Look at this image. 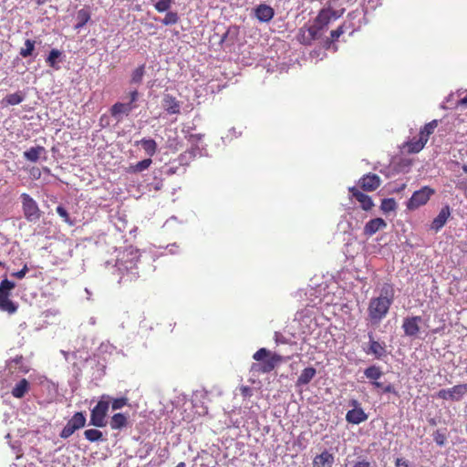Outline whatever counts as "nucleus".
Masks as SVG:
<instances>
[{"instance_id":"obj_11","label":"nucleus","mask_w":467,"mask_h":467,"mask_svg":"<svg viewBox=\"0 0 467 467\" xmlns=\"http://www.w3.org/2000/svg\"><path fill=\"white\" fill-rule=\"evenodd\" d=\"M349 192L361 205L365 211H369L374 206L372 199L366 193L359 191L357 187H350Z\"/></svg>"},{"instance_id":"obj_41","label":"nucleus","mask_w":467,"mask_h":467,"mask_svg":"<svg viewBox=\"0 0 467 467\" xmlns=\"http://www.w3.org/2000/svg\"><path fill=\"white\" fill-rule=\"evenodd\" d=\"M171 3H172V0H159L154 5V7L159 13L167 12L171 7Z\"/></svg>"},{"instance_id":"obj_16","label":"nucleus","mask_w":467,"mask_h":467,"mask_svg":"<svg viewBox=\"0 0 467 467\" xmlns=\"http://www.w3.org/2000/svg\"><path fill=\"white\" fill-rule=\"evenodd\" d=\"M386 226L387 223L382 218L371 219L365 224L363 233L367 236H372L378 231L384 229Z\"/></svg>"},{"instance_id":"obj_50","label":"nucleus","mask_w":467,"mask_h":467,"mask_svg":"<svg viewBox=\"0 0 467 467\" xmlns=\"http://www.w3.org/2000/svg\"><path fill=\"white\" fill-rule=\"evenodd\" d=\"M28 267L26 265H25L23 266V268L20 270V271H17V272H15L12 274L13 276L18 278V279H22L25 277V275H26V273L28 272Z\"/></svg>"},{"instance_id":"obj_18","label":"nucleus","mask_w":467,"mask_h":467,"mask_svg":"<svg viewBox=\"0 0 467 467\" xmlns=\"http://www.w3.org/2000/svg\"><path fill=\"white\" fill-rule=\"evenodd\" d=\"M134 108L135 106L131 103L117 102L111 107L110 113L112 117L119 119L121 116H128Z\"/></svg>"},{"instance_id":"obj_37","label":"nucleus","mask_w":467,"mask_h":467,"mask_svg":"<svg viewBox=\"0 0 467 467\" xmlns=\"http://www.w3.org/2000/svg\"><path fill=\"white\" fill-rule=\"evenodd\" d=\"M397 208L396 201L393 198L383 199L381 202L380 209L384 213H389Z\"/></svg>"},{"instance_id":"obj_42","label":"nucleus","mask_w":467,"mask_h":467,"mask_svg":"<svg viewBox=\"0 0 467 467\" xmlns=\"http://www.w3.org/2000/svg\"><path fill=\"white\" fill-rule=\"evenodd\" d=\"M321 29L322 28L316 23L308 27H306L307 35L311 36L313 41L318 38Z\"/></svg>"},{"instance_id":"obj_59","label":"nucleus","mask_w":467,"mask_h":467,"mask_svg":"<svg viewBox=\"0 0 467 467\" xmlns=\"http://www.w3.org/2000/svg\"><path fill=\"white\" fill-rule=\"evenodd\" d=\"M406 186H407V185H406V183H402V184H401V185H400V186L396 190V192H400L403 191V190L406 188Z\"/></svg>"},{"instance_id":"obj_15","label":"nucleus","mask_w":467,"mask_h":467,"mask_svg":"<svg viewBox=\"0 0 467 467\" xmlns=\"http://www.w3.org/2000/svg\"><path fill=\"white\" fill-rule=\"evenodd\" d=\"M11 293L0 291V310L14 314L17 310V305L10 299Z\"/></svg>"},{"instance_id":"obj_26","label":"nucleus","mask_w":467,"mask_h":467,"mask_svg":"<svg viewBox=\"0 0 467 467\" xmlns=\"http://www.w3.org/2000/svg\"><path fill=\"white\" fill-rule=\"evenodd\" d=\"M332 9H321L315 19V23L317 24L321 28H323L324 26H327L332 20Z\"/></svg>"},{"instance_id":"obj_5","label":"nucleus","mask_w":467,"mask_h":467,"mask_svg":"<svg viewBox=\"0 0 467 467\" xmlns=\"http://www.w3.org/2000/svg\"><path fill=\"white\" fill-rule=\"evenodd\" d=\"M20 199L25 219L31 223L37 222L42 216V212L37 202L28 193L26 192L20 195Z\"/></svg>"},{"instance_id":"obj_3","label":"nucleus","mask_w":467,"mask_h":467,"mask_svg":"<svg viewBox=\"0 0 467 467\" xmlns=\"http://www.w3.org/2000/svg\"><path fill=\"white\" fill-rule=\"evenodd\" d=\"M391 305V302L381 297L371 298L368 307L369 321L374 325L379 324L386 317Z\"/></svg>"},{"instance_id":"obj_6","label":"nucleus","mask_w":467,"mask_h":467,"mask_svg":"<svg viewBox=\"0 0 467 467\" xmlns=\"http://www.w3.org/2000/svg\"><path fill=\"white\" fill-rule=\"evenodd\" d=\"M435 194V190L430 186H423L418 191H415L412 196L407 202V209L413 211L419 207L425 205L431 197Z\"/></svg>"},{"instance_id":"obj_54","label":"nucleus","mask_w":467,"mask_h":467,"mask_svg":"<svg viewBox=\"0 0 467 467\" xmlns=\"http://www.w3.org/2000/svg\"><path fill=\"white\" fill-rule=\"evenodd\" d=\"M275 342L277 344H285L287 341L285 337L278 333H275Z\"/></svg>"},{"instance_id":"obj_52","label":"nucleus","mask_w":467,"mask_h":467,"mask_svg":"<svg viewBox=\"0 0 467 467\" xmlns=\"http://www.w3.org/2000/svg\"><path fill=\"white\" fill-rule=\"evenodd\" d=\"M348 405L350 407H353L352 410H357V408H361V405H360V402L356 400V399H352L348 401Z\"/></svg>"},{"instance_id":"obj_62","label":"nucleus","mask_w":467,"mask_h":467,"mask_svg":"<svg viewBox=\"0 0 467 467\" xmlns=\"http://www.w3.org/2000/svg\"><path fill=\"white\" fill-rule=\"evenodd\" d=\"M249 390H250V389H249V388H248V387H244V388L243 389V393H244V394H245V393H246V392H248Z\"/></svg>"},{"instance_id":"obj_21","label":"nucleus","mask_w":467,"mask_h":467,"mask_svg":"<svg viewBox=\"0 0 467 467\" xmlns=\"http://www.w3.org/2000/svg\"><path fill=\"white\" fill-rule=\"evenodd\" d=\"M30 389V383L26 379H21L12 388L11 394L16 399H22Z\"/></svg>"},{"instance_id":"obj_63","label":"nucleus","mask_w":467,"mask_h":467,"mask_svg":"<svg viewBox=\"0 0 467 467\" xmlns=\"http://www.w3.org/2000/svg\"><path fill=\"white\" fill-rule=\"evenodd\" d=\"M462 171L467 173V164L462 166Z\"/></svg>"},{"instance_id":"obj_20","label":"nucleus","mask_w":467,"mask_h":467,"mask_svg":"<svg viewBox=\"0 0 467 467\" xmlns=\"http://www.w3.org/2000/svg\"><path fill=\"white\" fill-rule=\"evenodd\" d=\"M333 463L334 455L327 451H324L313 460V467H332Z\"/></svg>"},{"instance_id":"obj_13","label":"nucleus","mask_w":467,"mask_h":467,"mask_svg":"<svg viewBox=\"0 0 467 467\" xmlns=\"http://www.w3.org/2000/svg\"><path fill=\"white\" fill-rule=\"evenodd\" d=\"M369 347L366 350L368 354H372L376 358H381L386 355V346L384 343H380L373 338V334L368 333Z\"/></svg>"},{"instance_id":"obj_9","label":"nucleus","mask_w":467,"mask_h":467,"mask_svg":"<svg viewBox=\"0 0 467 467\" xmlns=\"http://www.w3.org/2000/svg\"><path fill=\"white\" fill-rule=\"evenodd\" d=\"M358 183L363 191L373 192L380 186L381 180L375 173H368L359 179Z\"/></svg>"},{"instance_id":"obj_32","label":"nucleus","mask_w":467,"mask_h":467,"mask_svg":"<svg viewBox=\"0 0 467 467\" xmlns=\"http://www.w3.org/2000/svg\"><path fill=\"white\" fill-rule=\"evenodd\" d=\"M25 99V95L22 91H17L16 93L8 94L3 99L6 105H18Z\"/></svg>"},{"instance_id":"obj_4","label":"nucleus","mask_w":467,"mask_h":467,"mask_svg":"<svg viewBox=\"0 0 467 467\" xmlns=\"http://www.w3.org/2000/svg\"><path fill=\"white\" fill-rule=\"evenodd\" d=\"M110 397L102 395L97 405L90 411L89 424L98 428H103L107 425V415L109 409Z\"/></svg>"},{"instance_id":"obj_35","label":"nucleus","mask_w":467,"mask_h":467,"mask_svg":"<svg viewBox=\"0 0 467 467\" xmlns=\"http://www.w3.org/2000/svg\"><path fill=\"white\" fill-rule=\"evenodd\" d=\"M85 438L90 442H95L103 440V434L97 429H88L84 431Z\"/></svg>"},{"instance_id":"obj_57","label":"nucleus","mask_w":467,"mask_h":467,"mask_svg":"<svg viewBox=\"0 0 467 467\" xmlns=\"http://www.w3.org/2000/svg\"><path fill=\"white\" fill-rule=\"evenodd\" d=\"M396 466L397 467H400V466L409 467V464L407 463V462L403 461L402 459L398 458L396 460Z\"/></svg>"},{"instance_id":"obj_47","label":"nucleus","mask_w":467,"mask_h":467,"mask_svg":"<svg viewBox=\"0 0 467 467\" xmlns=\"http://www.w3.org/2000/svg\"><path fill=\"white\" fill-rule=\"evenodd\" d=\"M16 287V284L8 279L5 278L0 283V291H5L11 293V291Z\"/></svg>"},{"instance_id":"obj_46","label":"nucleus","mask_w":467,"mask_h":467,"mask_svg":"<svg viewBox=\"0 0 467 467\" xmlns=\"http://www.w3.org/2000/svg\"><path fill=\"white\" fill-rule=\"evenodd\" d=\"M144 75V66H140L137 67L131 76V81L133 83H140L142 79V77Z\"/></svg>"},{"instance_id":"obj_56","label":"nucleus","mask_w":467,"mask_h":467,"mask_svg":"<svg viewBox=\"0 0 467 467\" xmlns=\"http://www.w3.org/2000/svg\"><path fill=\"white\" fill-rule=\"evenodd\" d=\"M353 467H370V463L366 461L358 462Z\"/></svg>"},{"instance_id":"obj_29","label":"nucleus","mask_w":467,"mask_h":467,"mask_svg":"<svg viewBox=\"0 0 467 467\" xmlns=\"http://www.w3.org/2000/svg\"><path fill=\"white\" fill-rule=\"evenodd\" d=\"M439 125V120L433 119L429 123H426L420 130V136L426 140L428 142L430 136L434 132Z\"/></svg>"},{"instance_id":"obj_44","label":"nucleus","mask_w":467,"mask_h":467,"mask_svg":"<svg viewBox=\"0 0 467 467\" xmlns=\"http://www.w3.org/2000/svg\"><path fill=\"white\" fill-rule=\"evenodd\" d=\"M128 401L129 400L126 397L113 399L111 402V408L114 410H120L128 404Z\"/></svg>"},{"instance_id":"obj_51","label":"nucleus","mask_w":467,"mask_h":467,"mask_svg":"<svg viewBox=\"0 0 467 467\" xmlns=\"http://www.w3.org/2000/svg\"><path fill=\"white\" fill-rule=\"evenodd\" d=\"M30 174L35 179H39L41 176V171L38 168H32L30 171Z\"/></svg>"},{"instance_id":"obj_27","label":"nucleus","mask_w":467,"mask_h":467,"mask_svg":"<svg viewBox=\"0 0 467 467\" xmlns=\"http://www.w3.org/2000/svg\"><path fill=\"white\" fill-rule=\"evenodd\" d=\"M46 153V150L43 146L32 147L24 152V157L29 161L36 162L39 160L40 155Z\"/></svg>"},{"instance_id":"obj_53","label":"nucleus","mask_w":467,"mask_h":467,"mask_svg":"<svg viewBox=\"0 0 467 467\" xmlns=\"http://www.w3.org/2000/svg\"><path fill=\"white\" fill-rule=\"evenodd\" d=\"M381 389L384 393H394L395 392V389L391 384H389L387 386L382 385Z\"/></svg>"},{"instance_id":"obj_1","label":"nucleus","mask_w":467,"mask_h":467,"mask_svg":"<svg viewBox=\"0 0 467 467\" xmlns=\"http://www.w3.org/2000/svg\"><path fill=\"white\" fill-rule=\"evenodd\" d=\"M253 358L257 361L251 365L250 371L254 374H266L275 368V367L283 362L285 358L276 353H272L265 348H259L254 355Z\"/></svg>"},{"instance_id":"obj_39","label":"nucleus","mask_w":467,"mask_h":467,"mask_svg":"<svg viewBox=\"0 0 467 467\" xmlns=\"http://www.w3.org/2000/svg\"><path fill=\"white\" fill-rule=\"evenodd\" d=\"M179 21V16L176 12H167L164 18L162 19V24L165 26L175 25Z\"/></svg>"},{"instance_id":"obj_33","label":"nucleus","mask_w":467,"mask_h":467,"mask_svg":"<svg viewBox=\"0 0 467 467\" xmlns=\"http://www.w3.org/2000/svg\"><path fill=\"white\" fill-rule=\"evenodd\" d=\"M141 144L143 150L150 157H152L157 151V143L152 139H142L139 142Z\"/></svg>"},{"instance_id":"obj_12","label":"nucleus","mask_w":467,"mask_h":467,"mask_svg":"<svg viewBox=\"0 0 467 467\" xmlns=\"http://www.w3.org/2000/svg\"><path fill=\"white\" fill-rule=\"evenodd\" d=\"M254 16L263 23L272 20L275 16V10L268 5L260 4L254 9Z\"/></svg>"},{"instance_id":"obj_40","label":"nucleus","mask_w":467,"mask_h":467,"mask_svg":"<svg viewBox=\"0 0 467 467\" xmlns=\"http://www.w3.org/2000/svg\"><path fill=\"white\" fill-rule=\"evenodd\" d=\"M297 40L306 46H309L312 44L313 40L311 39V36L307 35V32L306 30V27H301L299 29L298 35L296 36Z\"/></svg>"},{"instance_id":"obj_38","label":"nucleus","mask_w":467,"mask_h":467,"mask_svg":"<svg viewBox=\"0 0 467 467\" xmlns=\"http://www.w3.org/2000/svg\"><path fill=\"white\" fill-rule=\"evenodd\" d=\"M25 48H21L19 54L23 57H27L32 55L34 49H35V41L31 39H26L25 42Z\"/></svg>"},{"instance_id":"obj_48","label":"nucleus","mask_w":467,"mask_h":467,"mask_svg":"<svg viewBox=\"0 0 467 467\" xmlns=\"http://www.w3.org/2000/svg\"><path fill=\"white\" fill-rule=\"evenodd\" d=\"M433 440L438 445L442 446L446 441V436L441 431L437 430L433 434Z\"/></svg>"},{"instance_id":"obj_8","label":"nucleus","mask_w":467,"mask_h":467,"mask_svg":"<svg viewBox=\"0 0 467 467\" xmlns=\"http://www.w3.org/2000/svg\"><path fill=\"white\" fill-rule=\"evenodd\" d=\"M422 321L421 317L414 316L405 317L402 323L404 334L408 337H415L420 332V323Z\"/></svg>"},{"instance_id":"obj_49","label":"nucleus","mask_w":467,"mask_h":467,"mask_svg":"<svg viewBox=\"0 0 467 467\" xmlns=\"http://www.w3.org/2000/svg\"><path fill=\"white\" fill-rule=\"evenodd\" d=\"M436 397L438 399H441V400H450V391H449V389H440L437 392Z\"/></svg>"},{"instance_id":"obj_36","label":"nucleus","mask_w":467,"mask_h":467,"mask_svg":"<svg viewBox=\"0 0 467 467\" xmlns=\"http://www.w3.org/2000/svg\"><path fill=\"white\" fill-rule=\"evenodd\" d=\"M347 29H351V33L354 31L353 27L350 25H347V23H343L337 29L332 30L330 33L331 42H334L338 39L340 36H342Z\"/></svg>"},{"instance_id":"obj_58","label":"nucleus","mask_w":467,"mask_h":467,"mask_svg":"<svg viewBox=\"0 0 467 467\" xmlns=\"http://www.w3.org/2000/svg\"><path fill=\"white\" fill-rule=\"evenodd\" d=\"M332 13H333L332 14V19H337V18L340 17V16L342 15V12L338 13V12H337L335 10H332Z\"/></svg>"},{"instance_id":"obj_31","label":"nucleus","mask_w":467,"mask_h":467,"mask_svg":"<svg viewBox=\"0 0 467 467\" xmlns=\"http://www.w3.org/2000/svg\"><path fill=\"white\" fill-rule=\"evenodd\" d=\"M394 296H395V290H394L393 285L389 283H385L382 285V287L380 289V294L378 297H381L385 300H389V302L393 303Z\"/></svg>"},{"instance_id":"obj_25","label":"nucleus","mask_w":467,"mask_h":467,"mask_svg":"<svg viewBox=\"0 0 467 467\" xmlns=\"http://www.w3.org/2000/svg\"><path fill=\"white\" fill-rule=\"evenodd\" d=\"M316 374L317 370L312 367L304 368L297 378L296 385L303 386L308 384L314 379Z\"/></svg>"},{"instance_id":"obj_55","label":"nucleus","mask_w":467,"mask_h":467,"mask_svg":"<svg viewBox=\"0 0 467 467\" xmlns=\"http://www.w3.org/2000/svg\"><path fill=\"white\" fill-rule=\"evenodd\" d=\"M130 100L129 103H131V105H133V103L138 99V91L137 90L131 91L130 94Z\"/></svg>"},{"instance_id":"obj_64","label":"nucleus","mask_w":467,"mask_h":467,"mask_svg":"<svg viewBox=\"0 0 467 467\" xmlns=\"http://www.w3.org/2000/svg\"><path fill=\"white\" fill-rule=\"evenodd\" d=\"M0 266H5V264L2 261H0Z\"/></svg>"},{"instance_id":"obj_19","label":"nucleus","mask_w":467,"mask_h":467,"mask_svg":"<svg viewBox=\"0 0 467 467\" xmlns=\"http://www.w3.org/2000/svg\"><path fill=\"white\" fill-rule=\"evenodd\" d=\"M364 375L367 379L371 380V384L375 388H382V383L378 381V379L383 375V372L381 371L380 368L375 365L368 367L364 370Z\"/></svg>"},{"instance_id":"obj_22","label":"nucleus","mask_w":467,"mask_h":467,"mask_svg":"<svg viewBox=\"0 0 467 467\" xmlns=\"http://www.w3.org/2000/svg\"><path fill=\"white\" fill-rule=\"evenodd\" d=\"M8 367L11 370L23 374H26L30 370L29 366L24 362V358L22 355L16 356L15 358H11L8 362Z\"/></svg>"},{"instance_id":"obj_2","label":"nucleus","mask_w":467,"mask_h":467,"mask_svg":"<svg viewBox=\"0 0 467 467\" xmlns=\"http://www.w3.org/2000/svg\"><path fill=\"white\" fill-rule=\"evenodd\" d=\"M138 261L139 258L136 255L127 259L123 256L117 260L116 266L120 275L119 284H127L139 277Z\"/></svg>"},{"instance_id":"obj_34","label":"nucleus","mask_w":467,"mask_h":467,"mask_svg":"<svg viewBox=\"0 0 467 467\" xmlns=\"http://www.w3.org/2000/svg\"><path fill=\"white\" fill-rule=\"evenodd\" d=\"M78 23L75 26L76 29H80L90 20V13L88 9L82 8L77 13Z\"/></svg>"},{"instance_id":"obj_24","label":"nucleus","mask_w":467,"mask_h":467,"mask_svg":"<svg viewBox=\"0 0 467 467\" xmlns=\"http://www.w3.org/2000/svg\"><path fill=\"white\" fill-rule=\"evenodd\" d=\"M449 391L450 400L460 401L467 394V383L455 385Z\"/></svg>"},{"instance_id":"obj_30","label":"nucleus","mask_w":467,"mask_h":467,"mask_svg":"<svg viewBox=\"0 0 467 467\" xmlns=\"http://www.w3.org/2000/svg\"><path fill=\"white\" fill-rule=\"evenodd\" d=\"M152 163V161L150 158L142 160L136 164L130 165L127 168V172L130 173H138L140 171H143L147 170Z\"/></svg>"},{"instance_id":"obj_45","label":"nucleus","mask_w":467,"mask_h":467,"mask_svg":"<svg viewBox=\"0 0 467 467\" xmlns=\"http://www.w3.org/2000/svg\"><path fill=\"white\" fill-rule=\"evenodd\" d=\"M61 56V52L57 49H52L47 58V63L55 67L57 59Z\"/></svg>"},{"instance_id":"obj_60","label":"nucleus","mask_w":467,"mask_h":467,"mask_svg":"<svg viewBox=\"0 0 467 467\" xmlns=\"http://www.w3.org/2000/svg\"><path fill=\"white\" fill-rule=\"evenodd\" d=\"M185 466H186L185 462H181L175 467H185Z\"/></svg>"},{"instance_id":"obj_7","label":"nucleus","mask_w":467,"mask_h":467,"mask_svg":"<svg viewBox=\"0 0 467 467\" xmlns=\"http://www.w3.org/2000/svg\"><path fill=\"white\" fill-rule=\"evenodd\" d=\"M86 424V416L84 412H76L72 418L67 422L66 426L60 432L62 439L69 438L76 431L83 428Z\"/></svg>"},{"instance_id":"obj_61","label":"nucleus","mask_w":467,"mask_h":467,"mask_svg":"<svg viewBox=\"0 0 467 467\" xmlns=\"http://www.w3.org/2000/svg\"><path fill=\"white\" fill-rule=\"evenodd\" d=\"M45 2H46V0H36V4L38 5H41L45 4Z\"/></svg>"},{"instance_id":"obj_43","label":"nucleus","mask_w":467,"mask_h":467,"mask_svg":"<svg viewBox=\"0 0 467 467\" xmlns=\"http://www.w3.org/2000/svg\"><path fill=\"white\" fill-rule=\"evenodd\" d=\"M56 211H57V214H58L61 218H63V220H64V222H65L66 223H67V224H68V225H70V226L74 224L73 221H72V220L70 219V217H69V214H68L67 211L63 206L58 205V206L57 207Z\"/></svg>"},{"instance_id":"obj_14","label":"nucleus","mask_w":467,"mask_h":467,"mask_svg":"<svg viewBox=\"0 0 467 467\" xmlns=\"http://www.w3.org/2000/svg\"><path fill=\"white\" fill-rule=\"evenodd\" d=\"M450 215V206L445 205L444 207L441 208L439 214L433 219L431 223V229H433L436 232L440 231L445 225Z\"/></svg>"},{"instance_id":"obj_23","label":"nucleus","mask_w":467,"mask_h":467,"mask_svg":"<svg viewBox=\"0 0 467 467\" xmlns=\"http://www.w3.org/2000/svg\"><path fill=\"white\" fill-rule=\"evenodd\" d=\"M426 143V140L419 135V138L414 137L410 140L407 141L403 148L406 149L409 153H418L424 148Z\"/></svg>"},{"instance_id":"obj_10","label":"nucleus","mask_w":467,"mask_h":467,"mask_svg":"<svg viewBox=\"0 0 467 467\" xmlns=\"http://www.w3.org/2000/svg\"><path fill=\"white\" fill-rule=\"evenodd\" d=\"M161 104L164 110L170 115L181 113V102L171 94H164Z\"/></svg>"},{"instance_id":"obj_28","label":"nucleus","mask_w":467,"mask_h":467,"mask_svg":"<svg viewBox=\"0 0 467 467\" xmlns=\"http://www.w3.org/2000/svg\"><path fill=\"white\" fill-rule=\"evenodd\" d=\"M109 424L112 430H120L127 426L128 418L123 413H116L111 417Z\"/></svg>"},{"instance_id":"obj_17","label":"nucleus","mask_w":467,"mask_h":467,"mask_svg":"<svg viewBox=\"0 0 467 467\" xmlns=\"http://www.w3.org/2000/svg\"><path fill=\"white\" fill-rule=\"evenodd\" d=\"M368 420V415L362 408L349 410L346 414V420L350 424H360Z\"/></svg>"}]
</instances>
